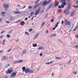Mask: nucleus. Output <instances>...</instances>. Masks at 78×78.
<instances>
[{
  "label": "nucleus",
  "instance_id": "f257e3e1",
  "mask_svg": "<svg viewBox=\"0 0 78 78\" xmlns=\"http://www.w3.org/2000/svg\"><path fill=\"white\" fill-rule=\"evenodd\" d=\"M28 72H29V73H33L34 72V70H30L29 69H27L25 71L26 73H27Z\"/></svg>",
  "mask_w": 78,
  "mask_h": 78
},
{
  "label": "nucleus",
  "instance_id": "f03ea898",
  "mask_svg": "<svg viewBox=\"0 0 78 78\" xmlns=\"http://www.w3.org/2000/svg\"><path fill=\"white\" fill-rule=\"evenodd\" d=\"M50 3V2L49 1L48 2H47V1L45 0L43 3L42 6H46L48 5V3Z\"/></svg>",
  "mask_w": 78,
  "mask_h": 78
},
{
  "label": "nucleus",
  "instance_id": "7ed1b4c3",
  "mask_svg": "<svg viewBox=\"0 0 78 78\" xmlns=\"http://www.w3.org/2000/svg\"><path fill=\"white\" fill-rule=\"evenodd\" d=\"M13 71V69L12 68H10L7 70V71H6L5 72L7 74H9V73H12Z\"/></svg>",
  "mask_w": 78,
  "mask_h": 78
},
{
  "label": "nucleus",
  "instance_id": "20e7f679",
  "mask_svg": "<svg viewBox=\"0 0 78 78\" xmlns=\"http://www.w3.org/2000/svg\"><path fill=\"white\" fill-rule=\"evenodd\" d=\"M42 2H40V4L39 3H38L37 4L35 5L34 6V9H36V8H37V7L39 6V5H42Z\"/></svg>",
  "mask_w": 78,
  "mask_h": 78
},
{
  "label": "nucleus",
  "instance_id": "39448f33",
  "mask_svg": "<svg viewBox=\"0 0 78 78\" xmlns=\"http://www.w3.org/2000/svg\"><path fill=\"white\" fill-rule=\"evenodd\" d=\"M16 74H17V72L16 71L12 73L11 75L12 78H14V77H15V76H16Z\"/></svg>",
  "mask_w": 78,
  "mask_h": 78
},
{
  "label": "nucleus",
  "instance_id": "423d86ee",
  "mask_svg": "<svg viewBox=\"0 0 78 78\" xmlns=\"http://www.w3.org/2000/svg\"><path fill=\"white\" fill-rule=\"evenodd\" d=\"M3 7L4 8H6V9H7V8H8L9 7V5L7 4H5V3H4L3 4Z\"/></svg>",
  "mask_w": 78,
  "mask_h": 78
},
{
  "label": "nucleus",
  "instance_id": "0eeeda50",
  "mask_svg": "<svg viewBox=\"0 0 78 78\" xmlns=\"http://www.w3.org/2000/svg\"><path fill=\"white\" fill-rule=\"evenodd\" d=\"M40 11H41V9L39 8L38 9V10L36 11L35 15H38V14L40 13Z\"/></svg>",
  "mask_w": 78,
  "mask_h": 78
},
{
  "label": "nucleus",
  "instance_id": "6e6552de",
  "mask_svg": "<svg viewBox=\"0 0 78 78\" xmlns=\"http://www.w3.org/2000/svg\"><path fill=\"white\" fill-rule=\"evenodd\" d=\"M23 61V60H20L18 61L15 62H13V64H17V63H21V62H22Z\"/></svg>",
  "mask_w": 78,
  "mask_h": 78
},
{
  "label": "nucleus",
  "instance_id": "1a4fd4ad",
  "mask_svg": "<svg viewBox=\"0 0 78 78\" xmlns=\"http://www.w3.org/2000/svg\"><path fill=\"white\" fill-rule=\"evenodd\" d=\"M44 49H45V48H44V47H43V46H41L40 47H39L38 48V50H44Z\"/></svg>",
  "mask_w": 78,
  "mask_h": 78
},
{
  "label": "nucleus",
  "instance_id": "9d476101",
  "mask_svg": "<svg viewBox=\"0 0 78 78\" xmlns=\"http://www.w3.org/2000/svg\"><path fill=\"white\" fill-rule=\"evenodd\" d=\"M39 33L37 34H36L35 36L34 39H36V38H37V37H38V36H39Z\"/></svg>",
  "mask_w": 78,
  "mask_h": 78
},
{
  "label": "nucleus",
  "instance_id": "9b49d317",
  "mask_svg": "<svg viewBox=\"0 0 78 78\" xmlns=\"http://www.w3.org/2000/svg\"><path fill=\"white\" fill-rule=\"evenodd\" d=\"M52 6V5L51 4L49 6V7L46 10V11H47L48 10H49V9L51 8V7Z\"/></svg>",
  "mask_w": 78,
  "mask_h": 78
},
{
  "label": "nucleus",
  "instance_id": "f8f14e48",
  "mask_svg": "<svg viewBox=\"0 0 78 78\" xmlns=\"http://www.w3.org/2000/svg\"><path fill=\"white\" fill-rule=\"evenodd\" d=\"M74 11L72 12V13L70 15V17H73V15H74Z\"/></svg>",
  "mask_w": 78,
  "mask_h": 78
},
{
  "label": "nucleus",
  "instance_id": "ddd939ff",
  "mask_svg": "<svg viewBox=\"0 0 78 78\" xmlns=\"http://www.w3.org/2000/svg\"><path fill=\"white\" fill-rule=\"evenodd\" d=\"M53 62V61H51L50 62H47L46 64L47 65H49V64H52Z\"/></svg>",
  "mask_w": 78,
  "mask_h": 78
},
{
  "label": "nucleus",
  "instance_id": "4468645a",
  "mask_svg": "<svg viewBox=\"0 0 78 78\" xmlns=\"http://www.w3.org/2000/svg\"><path fill=\"white\" fill-rule=\"evenodd\" d=\"M59 2H58L57 3H56L55 4H54V5H55V8H56L59 5Z\"/></svg>",
  "mask_w": 78,
  "mask_h": 78
},
{
  "label": "nucleus",
  "instance_id": "2eb2a0df",
  "mask_svg": "<svg viewBox=\"0 0 78 78\" xmlns=\"http://www.w3.org/2000/svg\"><path fill=\"white\" fill-rule=\"evenodd\" d=\"M14 14H19L20 13V12L19 11H14Z\"/></svg>",
  "mask_w": 78,
  "mask_h": 78
},
{
  "label": "nucleus",
  "instance_id": "dca6fc26",
  "mask_svg": "<svg viewBox=\"0 0 78 78\" xmlns=\"http://www.w3.org/2000/svg\"><path fill=\"white\" fill-rule=\"evenodd\" d=\"M22 70H23V72H25V70H26V68H25V67L23 66V67Z\"/></svg>",
  "mask_w": 78,
  "mask_h": 78
},
{
  "label": "nucleus",
  "instance_id": "f3484780",
  "mask_svg": "<svg viewBox=\"0 0 78 78\" xmlns=\"http://www.w3.org/2000/svg\"><path fill=\"white\" fill-rule=\"evenodd\" d=\"M56 36V34H52L51 35L50 37H55Z\"/></svg>",
  "mask_w": 78,
  "mask_h": 78
},
{
  "label": "nucleus",
  "instance_id": "a211bd4d",
  "mask_svg": "<svg viewBox=\"0 0 78 78\" xmlns=\"http://www.w3.org/2000/svg\"><path fill=\"white\" fill-rule=\"evenodd\" d=\"M2 59H3V60H6V57L5 56H3L2 57Z\"/></svg>",
  "mask_w": 78,
  "mask_h": 78
},
{
  "label": "nucleus",
  "instance_id": "6ab92c4d",
  "mask_svg": "<svg viewBox=\"0 0 78 78\" xmlns=\"http://www.w3.org/2000/svg\"><path fill=\"white\" fill-rule=\"evenodd\" d=\"M59 22H58L56 23V25H55V27H56V28H57V27H58V25L59 24Z\"/></svg>",
  "mask_w": 78,
  "mask_h": 78
},
{
  "label": "nucleus",
  "instance_id": "aec40b11",
  "mask_svg": "<svg viewBox=\"0 0 78 78\" xmlns=\"http://www.w3.org/2000/svg\"><path fill=\"white\" fill-rule=\"evenodd\" d=\"M68 21V20L67 19H66L65 20V25L66 26L67 25V23H68L67 22Z\"/></svg>",
  "mask_w": 78,
  "mask_h": 78
},
{
  "label": "nucleus",
  "instance_id": "412c9836",
  "mask_svg": "<svg viewBox=\"0 0 78 78\" xmlns=\"http://www.w3.org/2000/svg\"><path fill=\"white\" fill-rule=\"evenodd\" d=\"M62 5H63L64 6H66V2H63L62 4Z\"/></svg>",
  "mask_w": 78,
  "mask_h": 78
},
{
  "label": "nucleus",
  "instance_id": "4be33fe9",
  "mask_svg": "<svg viewBox=\"0 0 78 78\" xmlns=\"http://www.w3.org/2000/svg\"><path fill=\"white\" fill-rule=\"evenodd\" d=\"M7 37L8 38H10L11 36H10V35L8 34L7 35Z\"/></svg>",
  "mask_w": 78,
  "mask_h": 78
},
{
  "label": "nucleus",
  "instance_id": "5701e85b",
  "mask_svg": "<svg viewBox=\"0 0 78 78\" xmlns=\"http://www.w3.org/2000/svg\"><path fill=\"white\" fill-rule=\"evenodd\" d=\"M40 1V0H37L34 3L35 5H36V4H37V3H38V2H39Z\"/></svg>",
  "mask_w": 78,
  "mask_h": 78
},
{
  "label": "nucleus",
  "instance_id": "b1692460",
  "mask_svg": "<svg viewBox=\"0 0 78 78\" xmlns=\"http://www.w3.org/2000/svg\"><path fill=\"white\" fill-rule=\"evenodd\" d=\"M55 58L56 59H58V60H59L61 59V58H60V57H56Z\"/></svg>",
  "mask_w": 78,
  "mask_h": 78
},
{
  "label": "nucleus",
  "instance_id": "393cba45",
  "mask_svg": "<svg viewBox=\"0 0 78 78\" xmlns=\"http://www.w3.org/2000/svg\"><path fill=\"white\" fill-rule=\"evenodd\" d=\"M26 52H27V51L26 50H24L23 51V54H25V53H26Z\"/></svg>",
  "mask_w": 78,
  "mask_h": 78
},
{
  "label": "nucleus",
  "instance_id": "a878e982",
  "mask_svg": "<svg viewBox=\"0 0 78 78\" xmlns=\"http://www.w3.org/2000/svg\"><path fill=\"white\" fill-rule=\"evenodd\" d=\"M12 31L13 30H10L9 32H8V33L9 34H10L11 33H12Z\"/></svg>",
  "mask_w": 78,
  "mask_h": 78
},
{
  "label": "nucleus",
  "instance_id": "bb28decb",
  "mask_svg": "<svg viewBox=\"0 0 78 78\" xmlns=\"http://www.w3.org/2000/svg\"><path fill=\"white\" fill-rule=\"evenodd\" d=\"M45 22H43L42 25H41V27H44V25L45 24Z\"/></svg>",
  "mask_w": 78,
  "mask_h": 78
},
{
  "label": "nucleus",
  "instance_id": "cd10ccee",
  "mask_svg": "<svg viewBox=\"0 0 78 78\" xmlns=\"http://www.w3.org/2000/svg\"><path fill=\"white\" fill-rule=\"evenodd\" d=\"M13 19H14V18H13L11 17L10 19V21H12Z\"/></svg>",
  "mask_w": 78,
  "mask_h": 78
},
{
  "label": "nucleus",
  "instance_id": "c85d7f7f",
  "mask_svg": "<svg viewBox=\"0 0 78 78\" xmlns=\"http://www.w3.org/2000/svg\"><path fill=\"white\" fill-rule=\"evenodd\" d=\"M5 30H4L3 31H2L1 33V34H3V33H5Z\"/></svg>",
  "mask_w": 78,
  "mask_h": 78
},
{
  "label": "nucleus",
  "instance_id": "c756f323",
  "mask_svg": "<svg viewBox=\"0 0 78 78\" xmlns=\"http://www.w3.org/2000/svg\"><path fill=\"white\" fill-rule=\"evenodd\" d=\"M29 33L27 32H25V34H26V35H29Z\"/></svg>",
  "mask_w": 78,
  "mask_h": 78
},
{
  "label": "nucleus",
  "instance_id": "7c9ffc66",
  "mask_svg": "<svg viewBox=\"0 0 78 78\" xmlns=\"http://www.w3.org/2000/svg\"><path fill=\"white\" fill-rule=\"evenodd\" d=\"M5 40H4L2 44L3 45H5Z\"/></svg>",
  "mask_w": 78,
  "mask_h": 78
},
{
  "label": "nucleus",
  "instance_id": "2f4dec72",
  "mask_svg": "<svg viewBox=\"0 0 78 78\" xmlns=\"http://www.w3.org/2000/svg\"><path fill=\"white\" fill-rule=\"evenodd\" d=\"M34 14V12H31L30 13V15L31 16H32V15Z\"/></svg>",
  "mask_w": 78,
  "mask_h": 78
},
{
  "label": "nucleus",
  "instance_id": "473e14b6",
  "mask_svg": "<svg viewBox=\"0 0 78 78\" xmlns=\"http://www.w3.org/2000/svg\"><path fill=\"white\" fill-rule=\"evenodd\" d=\"M33 7V6H29V7H28V9H31V8H32Z\"/></svg>",
  "mask_w": 78,
  "mask_h": 78
},
{
  "label": "nucleus",
  "instance_id": "72a5a7b5",
  "mask_svg": "<svg viewBox=\"0 0 78 78\" xmlns=\"http://www.w3.org/2000/svg\"><path fill=\"white\" fill-rule=\"evenodd\" d=\"M36 45H37V44H34L33 45V46L34 47H36Z\"/></svg>",
  "mask_w": 78,
  "mask_h": 78
},
{
  "label": "nucleus",
  "instance_id": "f704fd0d",
  "mask_svg": "<svg viewBox=\"0 0 78 78\" xmlns=\"http://www.w3.org/2000/svg\"><path fill=\"white\" fill-rule=\"evenodd\" d=\"M64 6L65 5H64L62 4L61 5V6L62 8H64Z\"/></svg>",
  "mask_w": 78,
  "mask_h": 78
},
{
  "label": "nucleus",
  "instance_id": "c9c22d12",
  "mask_svg": "<svg viewBox=\"0 0 78 78\" xmlns=\"http://www.w3.org/2000/svg\"><path fill=\"white\" fill-rule=\"evenodd\" d=\"M66 0H61V3H62V2H66Z\"/></svg>",
  "mask_w": 78,
  "mask_h": 78
},
{
  "label": "nucleus",
  "instance_id": "e433bc0d",
  "mask_svg": "<svg viewBox=\"0 0 78 78\" xmlns=\"http://www.w3.org/2000/svg\"><path fill=\"white\" fill-rule=\"evenodd\" d=\"M78 28V25H77L76 26L75 28L74 29V30H77V28Z\"/></svg>",
  "mask_w": 78,
  "mask_h": 78
},
{
  "label": "nucleus",
  "instance_id": "4c0bfd02",
  "mask_svg": "<svg viewBox=\"0 0 78 78\" xmlns=\"http://www.w3.org/2000/svg\"><path fill=\"white\" fill-rule=\"evenodd\" d=\"M75 48H78V45H76L74 46Z\"/></svg>",
  "mask_w": 78,
  "mask_h": 78
},
{
  "label": "nucleus",
  "instance_id": "58836bf2",
  "mask_svg": "<svg viewBox=\"0 0 78 78\" xmlns=\"http://www.w3.org/2000/svg\"><path fill=\"white\" fill-rule=\"evenodd\" d=\"M69 8H71V7H70V4L69 5V7H68V10H69Z\"/></svg>",
  "mask_w": 78,
  "mask_h": 78
},
{
  "label": "nucleus",
  "instance_id": "ea45409f",
  "mask_svg": "<svg viewBox=\"0 0 78 78\" xmlns=\"http://www.w3.org/2000/svg\"><path fill=\"white\" fill-rule=\"evenodd\" d=\"M70 25V22H68L67 23V25Z\"/></svg>",
  "mask_w": 78,
  "mask_h": 78
},
{
  "label": "nucleus",
  "instance_id": "a19ab883",
  "mask_svg": "<svg viewBox=\"0 0 78 78\" xmlns=\"http://www.w3.org/2000/svg\"><path fill=\"white\" fill-rule=\"evenodd\" d=\"M58 8H59V9H62V7H61V6L60 5H59L58 6Z\"/></svg>",
  "mask_w": 78,
  "mask_h": 78
},
{
  "label": "nucleus",
  "instance_id": "79ce46f5",
  "mask_svg": "<svg viewBox=\"0 0 78 78\" xmlns=\"http://www.w3.org/2000/svg\"><path fill=\"white\" fill-rule=\"evenodd\" d=\"M45 33H47V34H48V33H49V31H48V30H47L46 31V32H45Z\"/></svg>",
  "mask_w": 78,
  "mask_h": 78
},
{
  "label": "nucleus",
  "instance_id": "37998d69",
  "mask_svg": "<svg viewBox=\"0 0 78 78\" xmlns=\"http://www.w3.org/2000/svg\"><path fill=\"white\" fill-rule=\"evenodd\" d=\"M73 73L75 75H76V74H77V73H76V72H75V71H74L73 72Z\"/></svg>",
  "mask_w": 78,
  "mask_h": 78
},
{
  "label": "nucleus",
  "instance_id": "c03bdc74",
  "mask_svg": "<svg viewBox=\"0 0 78 78\" xmlns=\"http://www.w3.org/2000/svg\"><path fill=\"white\" fill-rule=\"evenodd\" d=\"M54 22V20L53 19H51V22Z\"/></svg>",
  "mask_w": 78,
  "mask_h": 78
},
{
  "label": "nucleus",
  "instance_id": "a18cd8bd",
  "mask_svg": "<svg viewBox=\"0 0 78 78\" xmlns=\"http://www.w3.org/2000/svg\"><path fill=\"white\" fill-rule=\"evenodd\" d=\"M26 7V5H25L23 7V8H21V9H24V8H25Z\"/></svg>",
  "mask_w": 78,
  "mask_h": 78
},
{
  "label": "nucleus",
  "instance_id": "49530a36",
  "mask_svg": "<svg viewBox=\"0 0 78 78\" xmlns=\"http://www.w3.org/2000/svg\"><path fill=\"white\" fill-rule=\"evenodd\" d=\"M1 13L3 14V15H4V14H5V12H2Z\"/></svg>",
  "mask_w": 78,
  "mask_h": 78
},
{
  "label": "nucleus",
  "instance_id": "de8ad7c7",
  "mask_svg": "<svg viewBox=\"0 0 78 78\" xmlns=\"http://www.w3.org/2000/svg\"><path fill=\"white\" fill-rule=\"evenodd\" d=\"M67 10H68V9H66V10H65L64 11V12H63L64 13H66V12H67Z\"/></svg>",
  "mask_w": 78,
  "mask_h": 78
},
{
  "label": "nucleus",
  "instance_id": "09e8293b",
  "mask_svg": "<svg viewBox=\"0 0 78 78\" xmlns=\"http://www.w3.org/2000/svg\"><path fill=\"white\" fill-rule=\"evenodd\" d=\"M6 23H10V22L9 21H6Z\"/></svg>",
  "mask_w": 78,
  "mask_h": 78
},
{
  "label": "nucleus",
  "instance_id": "8fccbe9b",
  "mask_svg": "<svg viewBox=\"0 0 78 78\" xmlns=\"http://www.w3.org/2000/svg\"><path fill=\"white\" fill-rule=\"evenodd\" d=\"M9 58L10 59H12V57H11V56H9Z\"/></svg>",
  "mask_w": 78,
  "mask_h": 78
},
{
  "label": "nucleus",
  "instance_id": "3c124183",
  "mask_svg": "<svg viewBox=\"0 0 78 78\" xmlns=\"http://www.w3.org/2000/svg\"><path fill=\"white\" fill-rule=\"evenodd\" d=\"M11 50V49H10L9 50L7 51V52H9Z\"/></svg>",
  "mask_w": 78,
  "mask_h": 78
},
{
  "label": "nucleus",
  "instance_id": "603ef678",
  "mask_svg": "<svg viewBox=\"0 0 78 78\" xmlns=\"http://www.w3.org/2000/svg\"><path fill=\"white\" fill-rule=\"evenodd\" d=\"M34 16H33L32 17V19L31 20V21H33V19H34Z\"/></svg>",
  "mask_w": 78,
  "mask_h": 78
},
{
  "label": "nucleus",
  "instance_id": "864d4df0",
  "mask_svg": "<svg viewBox=\"0 0 78 78\" xmlns=\"http://www.w3.org/2000/svg\"><path fill=\"white\" fill-rule=\"evenodd\" d=\"M47 16H48V13H47V14L45 16V18H47Z\"/></svg>",
  "mask_w": 78,
  "mask_h": 78
},
{
  "label": "nucleus",
  "instance_id": "5fc2aeb1",
  "mask_svg": "<svg viewBox=\"0 0 78 78\" xmlns=\"http://www.w3.org/2000/svg\"><path fill=\"white\" fill-rule=\"evenodd\" d=\"M27 20H28V18H27V17L25 19V21Z\"/></svg>",
  "mask_w": 78,
  "mask_h": 78
},
{
  "label": "nucleus",
  "instance_id": "6e6d98bb",
  "mask_svg": "<svg viewBox=\"0 0 78 78\" xmlns=\"http://www.w3.org/2000/svg\"><path fill=\"white\" fill-rule=\"evenodd\" d=\"M1 16H3V14L2 13H1L0 14Z\"/></svg>",
  "mask_w": 78,
  "mask_h": 78
},
{
  "label": "nucleus",
  "instance_id": "4d7b16f0",
  "mask_svg": "<svg viewBox=\"0 0 78 78\" xmlns=\"http://www.w3.org/2000/svg\"><path fill=\"white\" fill-rule=\"evenodd\" d=\"M69 13V12H67V13L66 14V16H67V14H68Z\"/></svg>",
  "mask_w": 78,
  "mask_h": 78
},
{
  "label": "nucleus",
  "instance_id": "13d9d810",
  "mask_svg": "<svg viewBox=\"0 0 78 78\" xmlns=\"http://www.w3.org/2000/svg\"><path fill=\"white\" fill-rule=\"evenodd\" d=\"M73 27H74V25L73 24L72 25V27L71 28V30H72V29L73 28Z\"/></svg>",
  "mask_w": 78,
  "mask_h": 78
},
{
  "label": "nucleus",
  "instance_id": "bf43d9fd",
  "mask_svg": "<svg viewBox=\"0 0 78 78\" xmlns=\"http://www.w3.org/2000/svg\"><path fill=\"white\" fill-rule=\"evenodd\" d=\"M58 41H59V42H61V43H62V41H61V40H58Z\"/></svg>",
  "mask_w": 78,
  "mask_h": 78
},
{
  "label": "nucleus",
  "instance_id": "052dcab7",
  "mask_svg": "<svg viewBox=\"0 0 78 78\" xmlns=\"http://www.w3.org/2000/svg\"><path fill=\"white\" fill-rule=\"evenodd\" d=\"M20 20H19L18 21H17V22L16 23H18V22H20Z\"/></svg>",
  "mask_w": 78,
  "mask_h": 78
},
{
  "label": "nucleus",
  "instance_id": "680f3d73",
  "mask_svg": "<svg viewBox=\"0 0 78 78\" xmlns=\"http://www.w3.org/2000/svg\"><path fill=\"white\" fill-rule=\"evenodd\" d=\"M64 21H62V24H63V23H64Z\"/></svg>",
  "mask_w": 78,
  "mask_h": 78
},
{
  "label": "nucleus",
  "instance_id": "e2e57ef3",
  "mask_svg": "<svg viewBox=\"0 0 78 78\" xmlns=\"http://www.w3.org/2000/svg\"><path fill=\"white\" fill-rule=\"evenodd\" d=\"M19 39H17V40L16 41V42H18V41H19Z\"/></svg>",
  "mask_w": 78,
  "mask_h": 78
},
{
  "label": "nucleus",
  "instance_id": "0e129e2a",
  "mask_svg": "<svg viewBox=\"0 0 78 78\" xmlns=\"http://www.w3.org/2000/svg\"><path fill=\"white\" fill-rule=\"evenodd\" d=\"M32 30H29V32H31V31H32Z\"/></svg>",
  "mask_w": 78,
  "mask_h": 78
},
{
  "label": "nucleus",
  "instance_id": "69168bd1",
  "mask_svg": "<svg viewBox=\"0 0 78 78\" xmlns=\"http://www.w3.org/2000/svg\"><path fill=\"white\" fill-rule=\"evenodd\" d=\"M0 38H3V36L2 35L0 37Z\"/></svg>",
  "mask_w": 78,
  "mask_h": 78
},
{
  "label": "nucleus",
  "instance_id": "338daca9",
  "mask_svg": "<svg viewBox=\"0 0 78 78\" xmlns=\"http://www.w3.org/2000/svg\"><path fill=\"white\" fill-rule=\"evenodd\" d=\"M56 27H54V28H53L52 29V30H55V29H56Z\"/></svg>",
  "mask_w": 78,
  "mask_h": 78
},
{
  "label": "nucleus",
  "instance_id": "774afa93",
  "mask_svg": "<svg viewBox=\"0 0 78 78\" xmlns=\"http://www.w3.org/2000/svg\"><path fill=\"white\" fill-rule=\"evenodd\" d=\"M22 23L23 24H25V22L23 21V22H22Z\"/></svg>",
  "mask_w": 78,
  "mask_h": 78
}]
</instances>
